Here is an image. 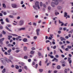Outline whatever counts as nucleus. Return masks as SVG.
I'll list each match as a JSON object with an SVG mask.
<instances>
[{
  "instance_id": "f257e3e1",
  "label": "nucleus",
  "mask_w": 73,
  "mask_h": 73,
  "mask_svg": "<svg viewBox=\"0 0 73 73\" xmlns=\"http://www.w3.org/2000/svg\"><path fill=\"white\" fill-rule=\"evenodd\" d=\"M1 61L3 64L4 65H6V62L7 63H9V62H12V61L9 59H8L6 57H5L3 58H1Z\"/></svg>"
},
{
  "instance_id": "f03ea898",
  "label": "nucleus",
  "mask_w": 73,
  "mask_h": 73,
  "mask_svg": "<svg viewBox=\"0 0 73 73\" xmlns=\"http://www.w3.org/2000/svg\"><path fill=\"white\" fill-rule=\"evenodd\" d=\"M35 6L36 7H37L38 9H40V5H39V2H38L36 1L35 3Z\"/></svg>"
},
{
  "instance_id": "7ed1b4c3",
  "label": "nucleus",
  "mask_w": 73,
  "mask_h": 73,
  "mask_svg": "<svg viewBox=\"0 0 73 73\" xmlns=\"http://www.w3.org/2000/svg\"><path fill=\"white\" fill-rule=\"evenodd\" d=\"M24 23V21L23 20H21L19 21V24L20 25H23Z\"/></svg>"
},
{
  "instance_id": "20e7f679",
  "label": "nucleus",
  "mask_w": 73,
  "mask_h": 73,
  "mask_svg": "<svg viewBox=\"0 0 73 73\" xmlns=\"http://www.w3.org/2000/svg\"><path fill=\"white\" fill-rule=\"evenodd\" d=\"M4 40V38H2L1 39H0V43L1 45L3 44V42L2 41H3ZM0 47H1V46L0 45Z\"/></svg>"
},
{
  "instance_id": "39448f33",
  "label": "nucleus",
  "mask_w": 73,
  "mask_h": 73,
  "mask_svg": "<svg viewBox=\"0 0 73 73\" xmlns=\"http://www.w3.org/2000/svg\"><path fill=\"white\" fill-rule=\"evenodd\" d=\"M11 5L12 7L14 8H17L18 7L16 4H12Z\"/></svg>"
},
{
  "instance_id": "423d86ee",
  "label": "nucleus",
  "mask_w": 73,
  "mask_h": 73,
  "mask_svg": "<svg viewBox=\"0 0 73 73\" xmlns=\"http://www.w3.org/2000/svg\"><path fill=\"white\" fill-rule=\"evenodd\" d=\"M57 8L58 10H61L62 9V7L60 6H58L57 7Z\"/></svg>"
},
{
  "instance_id": "0eeeda50",
  "label": "nucleus",
  "mask_w": 73,
  "mask_h": 73,
  "mask_svg": "<svg viewBox=\"0 0 73 73\" xmlns=\"http://www.w3.org/2000/svg\"><path fill=\"white\" fill-rule=\"evenodd\" d=\"M59 2H58V0H55V4L56 5H57L58 4Z\"/></svg>"
},
{
  "instance_id": "6e6552de",
  "label": "nucleus",
  "mask_w": 73,
  "mask_h": 73,
  "mask_svg": "<svg viewBox=\"0 0 73 73\" xmlns=\"http://www.w3.org/2000/svg\"><path fill=\"white\" fill-rule=\"evenodd\" d=\"M57 12V10H55V15H56V16H57V15H59L60 13L58 12Z\"/></svg>"
},
{
  "instance_id": "1a4fd4ad",
  "label": "nucleus",
  "mask_w": 73,
  "mask_h": 73,
  "mask_svg": "<svg viewBox=\"0 0 73 73\" xmlns=\"http://www.w3.org/2000/svg\"><path fill=\"white\" fill-rule=\"evenodd\" d=\"M51 5L52 7H55L54 3L53 2H51Z\"/></svg>"
},
{
  "instance_id": "9d476101",
  "label": "nucleus",
  "mask_w": 73,
  "mask_h": 73,
  "mask_svg": "<svg viewBox=\"0 0 73 73\" xmlns=\"http://www.w3.org/2000/svg\"><path fill=\"white\" fill-rule=\"evenodd\" d=\"M56 62H58V59H57L56 58H54L52 60V61H55Z\"/></svg>"
},
{
  "instance_id": "9b49d317",
  "label": "nucleus",
  "mask_w": 73,
  "mask_h": 73,
  "mask_svg": "<svg viewBox=\"0 0 73 73\" xmlns=\"http://www.w3.org/2000/svg\"><path fill=\"white\" fill-rule=\"evenodd\" d=\"M19 64H20L21 66H24V63L23 62H20L19 63Z\"/></svg>"
},
{
  "instance_id": "f8f14e48",
  "label": "nucleus",
  "mask_w": 73,
  "mask_h": 73,
  "mask_svg": "<svg viewBox=\"0 0 73 73\" xmlns=\"http://www.w3.org/2000/svg\"><path fill=\"white\" fill-rule=\"evenodd\" d=\"M60 39H61V41H63V40H66L63 37H60Z\"/></svg>"
},
{
  "instance_id": "ddd939ff",
  "label": "nucleus",
  "mask_w": 73,
  "mask_h": 73,
  "mask_svg": "<svg viewBox=\"0 0 73 73\" xmlns=\"http://www.w3.org/2000/svg\"><path fill=\"white\" fill-rule=\"evenodd\" d=\"M25 29V28L23 27L19 29V31H22V30H24Z\"/></svg>"
},
{
  "instance_id": "4468645a",
  "label": "nucleus",
  "mask_w": 73,
  "mask_h": 73,
  "mask_svg": "<svg viewBox=\"0 0 73 73\" xmlns=\"http://www.w3.org/2000/svg\"><path fill=\"white\" fill-rule=\"evenodd\" d=\"M68 15V13H67L66 12H64V17H66V16H68V15Z\"/></svg>"
},
{
  "instance_id": "2eb2a0df",
  "label": "nucleus",
  "mask_w": 73,
  "mask_h": 73,
  "mask_svg": "<svg viewBox=\"0 0 73 73\" xmlns=\"http://www.w3.org/2000/svg\"><path fill=\"white\" fill-rule=\"evenodd\" d=\"M9 17H10V18H14V17H13V16L10 15H9Z\"/></svg>"
},
{
  "instance_id": "dca6fc26",
  "label": "nucleus",
  "mask_w": 73,
  "mask_h": 73,
  "mask_svg": "<svg viewBox=\"0 0 73 73\" xmlns=\"http://www.w3.org/2000/svg\"><path fill=\"white\" fill-rule=\"evenodd\" d=\"M41 62H42L41 61H40L38 64L39 65H40V66H41L42 65L41 64Z\"/></svg>"
},
{
  "instance_id": "f3484780",
  "label": "nucleus",
  "mask_w": 73,
  "mask_h": 73,
  "mask_svg": "<svg viewBox=\"0 0 73 73\" xmlns=\"http://www.w3.org/2000/svg\"><path fill=\"white\" fill-rule=\"evenodd\" d=\"M40 7H42V5H43V4L42 2H40Z\"/></svg>"
},
{
  "instance_id": "a211bd4d",
  "label": "nucleus",
  "mask_w": 73,
  "mask_h": 73,
  "mask_svg": "<svg viewBox=\"0 0 73 73\" xmlns=\"http://www.w3.org/2000/svg\"><path fill=\"white\" fill-rule=\"evenodd\" d=\"M6 29L8 30V31H11V30L9 29L8 28V27H6Z\"/></svg>"
},
{
  "instance_id": "6ab92c4d",
  "label": "nucleus",
  "mask_w": 73,
  "mask_h": 73,
  "mask_svg": "<svg viewBox=\"0 0 73 73\" xmlns=\"http://www.w3.org/2000/svg\"><path fill=\"white\" fill-rule=\"evenodd\" d=\"M16 66V68L17 69H19V66H17V65H16L15 66Z\"/></svg>"
},
{
  "instance_id": "aec40b11",
  "label": "nucleus",
  "mask_w": 73,
  "mask_h": 73,
  "mask_svg": "<svg viewBox=\"0 0 73 73\" xmlns=\"http://www.w3.org/2000/svg\"><path fill=\"white\" fill-rule=\"evenodd\" d=\"M27 39L26 38H25L23 39V41H24V42H26V41H27Z\"/></svg>"
},
{
  "instance_id": "412c9836",
  "label": "nucleus",
  "mask_w": 73,
  "mask_h": 73,
  "mask_svg": "<svg viewBox=\"0 0 73 73\" xmlns=\"http://www.w3.org/2000/svg\"><path fill=\"white\" fill-rule=\"evenodd\" d=\"M6 22H7V23H9V20L8 19V18H6Z\"/></svg>"
},
{
  "instance_id": "4be33fe9",
  "label": "nucleus",
  "mask_w": 73,
  "mask_h": 73,
  "mask_svg": "<svg viewBox=\"0 0 73 73\" xmlns=\"http://www.w3.org/2000/svg\"><path fill=\"white\" fill-rule=\"evenodd\" d=\"M12 35H13V36H15V37H17V36H18L17 35L15 34H12Z\"/></svg>"
},
{
  "instance_id": "5701e85b",
  "label": "nucleus",
  "mask_w": 73,
  "mask_h": 73,
  "mask_svg": "<svg viewBox=\"0 0 73 73\" xmlns=\"http://www.w3.org/2000/svg\"><path fill=\"white\" fill-rule=\"evenodd\" d=\"M27 48L26 46H25L24 47V50H25V51L27 50Z\"/></svg>"
},
{
  "instance_id": "b1692460",
  "label": "nucleus",
  "mask_w": 73,
  "mask_h": 73,
  "mask_svg": "<svg viewBox=\"0 0 73 73\" xmlns=\"http://www.w3.org/2000/svg\"><path fill=\"white\" fill-rule=\"evenodd\" d=\"M8 39L9 40H10V39H11V38H12V36H8Z\"/></svg>"
},
{
  "instance_id": "393cba45",
  "label": "nucleus",
  "mask_w": 73,
  "mask_h": 73,
  "mask_svg": "<svg viewBox=\"0 0 73 73\" xmlns=\"http://www.w3.org/2000/svg\"><path fill=\"white\" fill-rule=\"evenodd\" d=\"M34 53H35V51H33L32 50L30 52V53L31 54H33Z\"/></svg>"
},
{
  "instance_id": "a878e982",
  "label": "nucleus",
  "mask_w": 73,
  "mask_h": 73,
  "mask_svg": "<svg viewBox=\"0 0 73 73\" xmlns=\"http://www.w3.org/2000/svg\"><path fill=\"white\" fill-rule=\"evenodd\" d=\"M3 7H4V8H6V6L5 5V4H3Z\"/></svg>"
},
{
  "instance_id": "bb28decb",
  "label": "nucleus",
  "mask_w": 73,
  "mask_h": 73,
  "mask_svg": "<svg viewBox=\"0 0 73 73\" xmlns=\"http://www.w3.org/2000/svg\"><path fill=\"white\" fill-rule=\"evenodd\" d=\"M67 48L69 49H71V48H72V46H68Z\"/></svg>"
},
{
  "instance_id": "cd10ccee",
  "label": "nucleus",
  "mask_w": 73,
  "mask_h": 73,
  "mask_svg": "<svg viewBox=\"0 0 73 73\" xmlns=\"http://www.w3.org/2000/svg\"><path fill=\"white\" fill-rule=\"evenodd\" d=\"M40 31V29H37L36 30V32H39Z\"/></svg>"
},
{
  "instance_id": "c85d7f7f",
  "label": "nucleus",
  "mask_w": 73,
  "mask_h": 73,
  "mask_svg": "<svg viewBox=\"0 0 73 73\" xmlns=\"http://www.w3.org/2000/svg\"><path fill=\"white\" fill-rule=\"evenodd\" d=\"M73 30H72L70 31H69L68 33H73Z\"/></svg>"
},
{
  "instance_id": "c756f323",
  "label": "nucleus",
  "mask_w": 73,
  "mask_h": 73,
  "mask_svg": "<svg viewBox=\"0 0 73 73\" xmlns=\"http://www.w3.org/2000/svg\"><path fill=\"white\" fill-rule=\"evenodd\" d=\"M5 72V69L4 68L3 69V70L2 71V72L3 73H4Z\"/></svg>"
},
{
  "instance_id": "7c9ffc66",
  "label": "nucleus",
  "mask_w": 73,
  "mask_h": 73,
  "mask_svg": "<svg viewBox=\"0 0 73 73\" xmlns=\"http://www.w3.org/2000/svg\"><path fill=\"white\" fill-rule=\"evenodd\" d=\"M38 56H41V53L40 52H38Z\"/></svg>"
},
{
  "instance_id": "2f4dec72",
  "label": "nucleus",
  "mask_w": 73,
  "mask_h": 73,
  "mask_svg": "<svg viewBox=\"0 0 73 73\" xmlns=\"http://www.w3.org/2000/svg\"><path fill=\"white\" fill-rule=\"evenodd\" d=\"M20 52V50H17L15 51V52L16 53H19Z\"/></svg>"
},
{
  "instance_id": "473e14b6",
  "label": "nucleus",
  "mask_w": 73,
  "mask_h": 73,
  "mask_svg": "<svg viewBox=\"0 0 73 73\" xmlns=\"http://www.w3.org/2000/svg\"><path fill=\"white\" fill-rule=\"evenodd\" d=\"M38 66V64H36L35 65V68H36V69H37Z\"/></svg>"
},
{
  "instance_id": "72a5a7b5",
  "label": "nucleus",
  "mask_w": 73,
  "mask_h": 73,
  "mask_svg": "<svg viewBox=\"0 0 73 73\" xmlns=\"http://www.w3.org/2000/svg\"><path fill=\"white\" fill-rule=\"evenodd\" d=\"M57 68H58V69H60V66L59 65H58L57 67Z\"/></svg>"
},
{
  "instance_id": "f704fd0d",
  "label": "nucleus",
  "mask_w": 73,
  "mask_h": 73,
  "mask_svg": "<svg viewBox=\"0 0 73 73\" xmlns=\"http://www.w3.org/2000/svg\"><path fill=\"white\" fill-rule=\"evenodd\" d=\"M11 50H11V49H9L8 50L7 52L8 53H11Z\"/></svg>"
},
{
  "instance_id": "c9c22d12",
  "label": "nucleus",
  "mask_w": 73,
  "mask_h": 73,
  "mask_svg": "<svg viewBox=\"0 0 73 73\" xmlns=\"http://www.w3.org/2000/svg\"><path fill=\"white\" fill-rule=\"evenodd\" d=\"M39 70L40 72H42V71H43V69H39Z\"/></svg>"
},
{
  "instance_id": "e433bc0d",
  "label": "nucleus",
  "mask_w": 73,
  "mask_h": 73,
  "mask_svg": "<svg viewBox=\"0 0 73 73\" xmlns=\"http://www.w3.org/2000/svg\"><path fill=\"white\" fill-rule=\"evenodd\" d=\"M71 60V58L70 57H69L68 58V61H70V60Z\"/></svg>"
},
{
  "instance_id": "4c0bfd02",
  "label": "nucleus",
  "mask_w": 73,
  "mask_h": 73,
  "mask_svg": "<svg viewBox=\"0 0 73 73\" xmlns=\"http://www.w3.org/2000/svg\"><path fill=\"white\" fill-rule=\"evenodd\" d=\"M64 73H67V69H66L64 70Z\"/></svg>"
},
{
  "instance_id": "58836bf2",
  "label": "nucleus",
  "mask_w": 73,
  "mask_h": 73,
  "mask_svg": "<svg viewBox=\"0 0 73 73\" xmlns=\"http://www.w3.org/2000/svg\"><path fill=\"white\" fill-rule=\"evenodd\" d=\"M36 35L37 36H39V35H40L39 32H36Z\"/></svg>"
},
{
  "instance_id": "ea45409f",
  "label": "nucleus",
  "mask_w": 73,
  "mask_h": 73,
  "mask_svg": "<svg viewBox=\"0 0 73 73\" xmlns=\"http://www.w3.org/2000/svg\"><path fill=\"white\" fill-rule=\"evenodd\" d=\"M51 64V62H50L47 63V66H48V65H49V64Z\"/></svg>"
},
{
  "instance_id": "a19ab883",
  "label": "nucleus",
  "mask_w": 73,
  "mask_h": 73,
  "mask_svg": "<svg viewBox=\"0 0 73 73\" xmlns=\"http://www.w3.org/2000/svg\"><path fill=\"white\" fill-rule=\"evenodd\" d=\"M19 72H22V69H20L19 70Z\"/></svg>"
},
{
  "instance_id": "79ce46f5",
  "label": "nucleus",
  "mask_w": 73,
  "mask_h": 73,
  "mask_svg": "<svg viewBox=\"0 0 73 73\" xmlns=\"http://www.w3.org/2000/svg\"><path fill=\"white\" fill-rule=\"evenodd\" d=\"M9 59L10 60H12V59H13V57L12 56H10L9 57Z\"/></svg>"
},
{
  "instance_id": "37998d69",
  "label": "nucleus",
  "mask_w": 73,
  "mask_h": 73,
  "mask_svg": "<svg viewBox=\"0 0 73 73\" xmlns=\"http://www.w3.org/2000/svg\"><path fill=\"white\" fill-rule=\"evenodd\" d=\"M56 46H54L53 47V49H56Z\"/></svg>"
},
{
  "instance_id": "c03bdc74",
  "label": "nucleus",
  "mask_w": 73,
  "mask_h": 73,
  "mask_svg": "<svg viewBox=\"0 0 73 73\" xmlns=\"http://www.w3.org/2000/svg\"><path fill=\"white\" fill-rule=\"evenodd\" d=\"M43 6L44 8H46V5L45 4H43Z\"/></svg>"
},
{
  "instance_id": "a18cd8bd",
  "label": "nucleus",
  "mask_w": 73,
  "mask_h": 73,
  "mask_svg": "<svg viewBox=\"0 0 73 73\" xmlns=\"http://www.w3.org/2000/svg\"><path fill=\"white\" fill-rule=\"evenodd\" d=\"M33 25H34L35 26H36V23H33Z\"/></svg>"
},
{
  "instance_id": "49530a36",
  "label": "nucleus",
  "mask_w": 73,
  "mask_h": 73,
  "mask_svg": "<svg viewBox=\"0 0 73 73\" xmlns=\"http://www.w3.org/2000/svg\"><path fill=\"white\" fill-rule=\"evenodd\" d=\"M24 4V1H21V4Z\"/></svg>"
},
{
  "instance_id": "de8ad7c7",
  "label": "nucleus",
  "mask_w": 73,
  "mask_h": 73,
  "mask_svg": "<svg viewBox=\"0 0 73 73\" xmlns=\"http://www.w3.org/2000/svg\"><path fill=\"white\" fill-rule=\"evenodd\" d=\"M65 38H66V39H68V38H69V37H68V36H67L65 37Z\"/></svg>"
},
{
  "instance_id": "09e8293b",
  "label": "nucleus",
  "mask_w": 73,
  "mask_h": 73,
  "mask_svg": "<svg viewBox=\"0 0 73 73\" xmlns=\"http://www.w3.org/2000/svg\"><path fill=\"white\" fill-rule=\"evenodd\" d=\"M46 61L45 62L46 63H47L48 62V58H46Z\"/></svg>"
},
{
  "instance_id": "8fccbe9b",
  "label": "nucleus",
  "mask_w": 73,
  "mask_h": 73,
  "mask_svg": "<svg viewBox=\"0 0 73 73\" xmlns=\"http://www.w3.org/2000/svg\"><path fill=\"white\" fill-rule=\"evenodd\" d=\"M58 21H59V24H61L62 23H63L60 20H59Z\"/></svg>"
},
{
  "instance_id": "3c124183",
  "label": "nucleus",
  "mask_w": 73,
  "mask_h": 73,
  "mask_svg": "<svg viewBox=\"0 0 73 73\" xmlns=\"http://www.w3.org/2000/svg\"><path fill=\"white\" fill-rule=\"evenodd\" d=\"M24 68H25V69L27 70V66H24Z\"/></svg>"
},
{
  "instance_id": "603ef678",
  "label": "nucleus",
  "mask_w": 73,
  "mask_h": 73,
  "mask_svg": "<svg viewBox=\"0 0 73 73\" xmlns=\"http://www.w3.org/2000/svg\"><path fill=\"white\" fill-rule=\"evenodd\" d=\"M48 10H50V9H51V7H48Z\"/></svg>"
},
{
  "instance_id": "864d4df0",
  "label": "nucleus",
  "mask_w": 73,
  "mask_h": 73,
  "mask_svg": "<svg viewBox=\"0 0 73 73\" xmlns=\"http://www.w3.org/2000/svg\"><path fill=\"white\" fill-rule=\"evenodd\" d=\"M66 43H67V44H70V42L68 41H66Z\"/></svg>"
},
{
  "instance_id": "5fc2aeb1",
  "label": "nucleus",
  "mask_w": 73,
  "mask_h": 73,
  "mask_svg": "<svg viewBox=\"0 0 73 73\" xmlns=\"http://www.w3.org/2000/svg\"><path fill=\"white\" fill-rule=\"evenodd\" d=\"M52 37H48V40H52Z\"/></svg>"
},
{
  "instance_id": "6e6d98bb",
  "label": "nucleus",
  "mask_w": 73,
  "mask_h": 73,
  "mask_svg": "<svg viewBox=\"0 0 73 73\" xmlns=\"http://www.w3.org/2000/svg\"><path fill=\"white\" fill-rule=\"evenodd\" d=\"M28 58V56H25L24 57V58L25 59H26V58Z\"/></svg>"
},
{
  "instance_id": "4d7b16f0",
  "label": "nucleus",
  "mask_w": 73,
  "mask_h": 73,
  "mask_svg": "<svg viewBox=\"0 0 73 73\" xmlns=\"http://www.w3.org/2000/svg\"><path fill=\"white\" fill-rule=\"evenodd\" d=\"M63 29L64 31H66V28L64 27V28H63Z\"/></svg>"
},
{
  "instance_id": "13d9d810",
  "label": "nucleus",
  "mask_w": 73,
  "mask_h": 73,
  "mask_svg": "<svg viewBox=\"0 0 73 73\" xmlns=\"http://www.w3.org/2000/svg\"><path fill=\"white\" fill-rule=\"evenodd\" d=\"M32 50H34L35 49V48L34 47H32L31 48Z\"/></svg>"
},
{
  "instance_id": "bf43d9fd",
  "label": "nucleus",
  "mask_w": 73,
  "mask_h": 73,
  "mask_svg": "<svg viewBox=\"0 0 73 73\" xmlns=\"http://www.w3.org/2000/svg\"><path fill=\"white\" fill-rule=\"evenodd\" d=\"M50 42V41L49 40H47L46 41V43H47L48 42Z\"/></svg>"
},
{
  "instance_id": "052dcab7",
  "label": "nucleus",
  "mask_w": 73,
  "mask_h": 73,
  "mask_svg": "<svg viewBox=\"0 0 73 73\" xmlns=\"http://www.w3.org/2000/svg\"><path fill=\"white\" fill-rule=\"evenodd\" d=\"M21 7L22 8H24L25 7V5L23 4L21 6Z\"/></svg>"
},
{
  "instance_id": "680f3d73",
  "label": "nucleus",
  "mask_w": 73,
  "mask_h": 73,
  "mask_svg": "<svg viewBox=\"0 0 73 73\" xmlns=\"http://www.w3.org/2000/svg\"><path fill=\"white\" fill-rule=\"evenodd\" d=\"M34 38L35 40H36L37 39V37L36 36H35L34 37Z\"/></svg>"
},
{
  "instance_id": "e2e57ef3",
  "label": "nucleus",
  "mask_w": 73,
  "mask_h": 73,
  "mask_svg": "<svg viewBox=\"0 0 73 73\" xmlns=\"http://www.w3.org/2000/svg\"><path fill=\"white\" fill-rule=\"evenodd\" d=\"M15 32H17V31H18V29H15Z\"/></svg>"
},
{
  "instance_id": "0e129e2a",
  "label": "nucleus",
  "mask_w": 73,
  "mask_h": 73,
  "mask_svg": "<svg viewBox=\"0 0 73 73\" xmlns=\"http://www.w3.org/2000/svg\"><path fill=\"white\" fill-rule=\"evenodd\" d=\"M70 57H72V54H70L68 55Z\"/></svg>"
},
{
  "instance_id": "69168bd1",
  "label": "nucleus",
  "mask_w": 73,
  "mask_h": 73,
  "mask_svg": "<svg viewBox=\"0 0 73 73\" xmlns=\"http://www.w3.org/2000/svg\"><path fill=\"white\" fill-rule=\"evenodd\" d=\"M59 56H58V55H56L55 56V57H56V58H58V57Z\"/></svg>"
},
{
  "instance_id": "338daca9",
  "label": "nucleus",
  "mask_w": 73,
  "mask_h": 73,
  "mask_svg": "<svg viewBox=\"0 0 73 73\" xmlns=\"http://www.w3.org/2000/svg\"><path fill=\"white\" fill-rule=\"evenodd\" d=\"M68 62H69V64H71L72 63V60L68 61Z\"/></svg>"
},
{
  "instance_id": "774afa93",
  "label": "nucleus",
  "mask_w": 73,
  "mask_h": 73,
  "mask_svg": "<svg viewBox=\"0 0 73 73\" xmlns=\"http://www.w3.org/2000/svg\"><path fill=\"white\" fill-rule=\"evenodd\" d=\"M58 33H59V34H60V33H61V31H58Z\"/></svg>"
}]
</instances>
